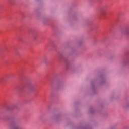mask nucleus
Listing matches in <instances>:
<instances>
[{
  "label": "nucleus",
  "instance_id": "f257e3e1",
  "mask_svg": "<svg viewBox=\"0 0 129 129\" xmlns=\"http://www.w3.org/2000/svg\"><path fill=\"white\" fill-rule=\"evenodd\" d=\"M121 33L124 34L125 35L129 34V28L128 27H126L124 30H121Z\"/></svg>",
  "mask_w": 129,
  "mask_h": 129
},
{
  "label": "nucleus",
  "instance_id": "f03ea898",
  "mask_svg": "<svg viewBox=\"0 0 129 129\" xmlns=\"http://www.w3.org/2000/svg\"><path fill=\"white\" fill-rule=\"evenodd\" d=\"M11 129H19V127H18V126L14 125L11 126Z\"/></svg>",
  "mask_w": 129,
  "mask_h": 129
},
{
  "label": "nucleus",
  "instance_id": "7ed1b4c3",
  "mask_svg": "<svg viewBox=\"0 0 129 129\" xmlns=\"http://www.w3.org/2000/svg\"><path fill=\"white\" fill-rule=\"evenodd\" d=\"M28 87L29 89H32V88H33L34 86L30 84L28 85Z\"/></svg>",
  "mask_w": 129,
  "mask_h": 129
},
{
  "label": "nucleus",
  "instance_id": "20e7f679",
  "mask_svg": "<svg viewBox=\"0 0 129 129\" xmlns=\"http://www.w3.org/2000/svg\"><path fill=\"white\" fill-rule=\"evenodd\" d=\"M101 15H104V11H103V9L101 10Z\"/></svg>",
  "mask_w": 129,
  "mask_h": 129
}]
</instances>
